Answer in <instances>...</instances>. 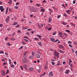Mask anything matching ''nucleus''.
Segmentation results:
<instances>
[{
    "label": "nucleus",
    "mask_w": 77,
    "mask_h": 77,
    "mask_svg": "<svg viewBox=\"0 0 77 77\" xmlns=\"http://www.w3.org/2000/svg\"><path fill=\"white\" fill-rule=\"evenodd\" d=\"M66 32H68V33H70V31L69 30H65Z\"/></svg>",
    "instance_id": "35"
},
{
    "label": "nucleus",
    "mask_w": 77,
    "mask_h": 77,
    "mask_svg": "<svg viewBox=\"0 0 77 77\" xmlns=\"http://www.w3.org/2000/svg\"><path fill=\"white\" fill-rule=\"evenodd\" d=\"M46 73L45 72H44L43 74H42V75H40V77H42V76H44V75H45Z\"/></svg>",
    "instance_id": "30"
},
{
    "label": "nucleus",
    "mask_w": 77,
    "mask_h": 77,
    "mask_svg": "<svg viewBox=\"0 0 77 77\" xmlns=\"http://www.w3.org/2000/svg\"><path fill=\"white\" fill-rule=\"evenodd\" d=\"M36 56L38 59H39V58H40V55L39 54H36Z\"/></svg>",
    "instance_id": "22"
},
{
    "label": "nucleus",
    "mask_w": 77,
    "mask_h": 77,
    "mask_svg": "<svg viewBox=\"0 0 77 77\" xmlns=\"http://www.w3.org/2000/svg\"><path fill=\"white\" fill-rule=\"evenodd\" d=\"M70 71L69 70H67L65 72V74H67L69 73V72Z\"/></svg>",
    "instance_id": "16"
},
{
    "label": "nucleus",
    "mask_w": 77,
    "mask_h": 77,
    "mask_svg": "<svg viewBox=\"0 0 77 77\" xmlns=\"http://www.w3.org/2000/svg\"><path fill=\"white\" fill-rule=\"evenodd\" d=\"M14 8L15 9H18V7L17 6H15L14 7Z\"/></svg>",
    "instance_id": "52"
},
{
    "label": "nucleus",
    "mask_w": 77,
    "mask_h": 77,
    "mask_svg": "<svg viewBox=\"0 0 77 77\" xmlns=\"http://www.w3.org/2000/svg\"><path fill=\"white\" fill-rule=\"evenodd\" d=\"M59 36L60 37H61V38L63 37V33L61 32H59Z\"/></svg>",
    "instance_id": "5"
},
{
    "label": "nucleus",
    "mask_w": 77,
    "mask_h": 77,
    "mask_svg": "<svg viewBox=\"0 0 77 77\" xmlns=\"http://www.w3.org/2000/svg\"><path fill=\"white\" fill-rule=\"evenodd\" d=\"M29 70L30 71H32L34 70V69L33 68H32V67H31L29 69Z\"/></svg>",
    "instance_id": "19"
},
{
    "label": "nucleus",
    "mask_w": 77,
    "mask_h": 77,
    "mask_svg": "<svg viewBox=\"0 0 77 77\" xmlns=\"http://www.w3.org/2000/svg\"><path fill=\"white\" fill-rule=\"evenodd\" d=\"M48 30H51V27H50L48 28Z\"/></svg>",
    "instance_id": "44"
},
{
    "label": "nucleus",
    "mask_w": 77,
    "mask_h": 77,
    "mask_svg": "<svg viewBox=\"0 0 77 77\" xmlns=\"http://www.w3.org/2000/svg\"><path fill=\"white\" fill-rule=\"evenodd\" d=\"M3 2L2 1H0V5H2L3 4Z\"/></svg>",
    "instance_id": "57"
},
{
    "label": "nucleus",
    "mask_w": 77,
    "mask_h": 77,
    "mask_svg": "<svg viewBox=\"0 0 77 77\" xmlns=\"http://www.w3.org/2000/svg\"><path fill=\"white\" fill-rule=\"evenodd\" d=\"M41 27H43V24L42 23L40 24Z\"/></svg>",
    "instance_id": "64"
},
{
    "label": "nucleus",
    "mask_w": 77,
    "mask_h": 77,
    "mask_svg": "<svg viewBox=\"0 0 77 77\" xmlns=\"http://www.w3.org/2000/svg\"><path fill=\"white\" fill-rule=\"evenodd\" d=\"M48 66L47 65H46L45 67V69H48Z\"/></svg>",
    "instance_id": "43"
},
{
    "label": "nucleus",
    "mask_w": 77,
    "mask_h": 77,
    "mask_svg": "<svg viewBox=\"0 0 77 77\" xmlns=\"http://www.w3.org/2000/svg\"><path fill=\"white\" fill-rule=\"evenodd\" d=\"M54 54L55 55V56L57 57H58L59 55V54L57 51H55L54 52Z\"/></svg>",
    "instance_id": "4"
},
{
    "label": "nucleus",
    "mask_w": 77,
    "mask_h": 77,
    "mask_svg": "<svg viewBox=\"0 0 77 77\" xmlns=\"http://www.w3.org/2000/svg\"><path fill=\"white\" fill-rule=\"evenodd\" d=\"M56 34V32H54L52 33V35H55Z\"/></svg>",
    "instance_id": "53"
},
{
    "label": "nucleus",
    "mask_w": 77,
    "mask_h": 77,
    "mask_svg": "<svg viewBox=\"0 0 77 77\" xmlns=\"http://www.w3.org/2000/svg\"><path fill=\"white\" fill-rule=\"evenodd\" d=\"M33 17V14L30 15V17Z\"/></svg>",
    "instance_id": "63"
},
{
    "label": "nucleus",
    "mask_w": 77,
    "mask_h": 77,
    "mask_svg": "<svg viewBox=\"0 0 77 77\" xmlns=\"http://www.w3.org/2000/svg\"><path fill=\"white\" fill-rule=\"evenodd\" d=\"M76 3V0H74L73 1V4H75Z\"/></svg>",
    "instance_id": "38"
},
{
    "label": "nucleus",
    "mask_w": 77,
    "mask_h": 77,
    "mask_svg": "<svg viewBox=\"0 0 77 77\" xmlns=\"http://www.w3.org/2000/svg\"><path fill=\"white\" fill-rule=\"evenodd\" d=\"M62 6H63V7L64 8H66L65 6V5H64V4H63L62 5Z\"/></svg>",
    "instance_id": "58"
},
{
    "label": "nucleus",
    "mask_w": 77,
    "mask_h": 77,
    "mask_svg": "<svg viewBox=\"0 0 77 77\" xmlns=\"http://www.w3.org/2000/svg\"><path fill=\"white\" fill-rule=\"evenodd\" d=\"M2 53H4V51H1L0 52V54H2Z\"/></svg>",
    "instance_id": "47"
},
{
    "label": "nucleus",
    "mask_w": 77,
    "mask_h": 77,
    "mask_svg": "<svg viewBox=\"0 0 77 77\" xmlns=\"http://www.w3.org/2000/svg\"><path fill=\"white\" fill-rule=\"evenodd\" d=\"M38 28H40V29L42 28V27H41V26H40V25L39 24H38Z\"/></svg>",
    "instance_id": "45"
},
{
    "label": "nucleus",
    "mask_w": 77,
    "mask_h": 77,
    "mask_svg": "<svg viewBox=\"0 0 77 77\" xmlns=\"http://www.w3.org/2000/svg\"><path fill=\"white\" fill-rule=\"evenodd\" d=\"M66 27H67L68 28H69V26L68 25H66Z\"/></svg>",
    "instance_id": "62"
},
{
    "label": "nucleus",
    "mask_w": 77,
    "mask_h": 77,
    "mask_svg": "<svg viewBox=\"0 0 77 77\" xmlns=\"http://www.w3.org/2000/svg\"><path fill=\"white\" fill-rule=\"evenodd\" d=\"M8 8H7L5 12L6 14H7V13H8Z\"/></svg>",
    "instance_id": "31"
},
{
    "label": "nucleus",
    "mask_w": 77,
    "mask_h": 77,
    "mask_svg": "<svg viewBox=\"0 0 77 77\" xmlns=\"http://www.w3.org/2000/svg\"><path fill=\"white\" fill-rule=\"evenodd\" d=\"M51 63L53 65H54L56 64L54 63V62L52 61L51 62Z\"/></svg>",
    "instance_id": "37"
},
{
    "label": "nucleus",
    "mask_w": 77,
    "mask_h": 77,
    "mask_svg": "<svg viewBox=\"0 0 77 77\" xmlns=\"http://www.w3.org/2000/svg\"><path fill=\"white\" fill-rule=\"evenodd\" d=\"M9 18H10V17H9V16H8V17L6 18L5 21L7 23H8L9 22V21H10Z\"/></svg>",
    "instance_id": "3"
},
{
    "label": "nucleus",
    "mask_w": 77,
    "mask_h": 77,
    "mask_svg": "<svg viewBox=\"0 0 77 77\" xmlns=\"http://www.w3.org/2000/svg\"><path fill=\"white\" fill-rule=\"evenodd\" d=\"M52 20V19L51 18H49L48 19V22L49 23H50L51 21Z\"/></svg>",
    "instance_id": "23"
},
{
    "label": "nucleus",
    "mask_w": 77,
    "mask_h": 77,
    "mask_svg": "<svg viewBox=\"0 0 77 77\" xmlns=\"http://www.w3.org/2000/svg\"><path fill=\"white\" fill-rule=\"evenodd\" d=\"M48 26H46L45 27V29H46V30H47L48 29Z\"/></svg>",
    "instance_id": "55"
},
{
    "label": "nucleus",
    "mask_w": 77,
    "mask_h": 77,
    "mask_svg": "<svg viewBox=\"0 0 77 77\" xmlns=\"http://www.w3.org/2000/svg\"><path fill=\"white\" fill-rule=\"evenodd\" d=\"M38 53L39 54L41 55L42 54V51H38Z\"/></svg>",
    "instance_id": "26"
},
{
    "label": "nucleus",
    "mask_w": 77,
    "mask_h": 77,
    "mask_svg": "<svg viewBox=\"0 0 77 77\" xmlns=\"http://www.w3.org/2000/svg\"><path fill=\"white\" fill-rule=\"evenodd\" d=\"M24 40L25 41H26V42H28V40H27V39H25Z\"/></svg>",
    "instance_id": "60"
},
{
    "label": "nucleus",
    "mask_w": 77,
    "mask_h": 77,
    "mask_svg": "<svg viewBox=\"0 0 77 77\" xmlns=\"http://www.w3.org/2000/svg\"><path fill=\"white\" fill-rule=\"evenodd\" d=\"M32 30V29H27V30H28V31H31V30Z\"/></svg>",
    "instance_id": "54"
},
{
    "label": "nucleus",
    "mask_w": 77,
    "mask_h": 77,
    "mask_svg": "<svg viewBox=\"0 0 77 77\" xmlns=\"http://www.w3.org/2000/svg\"><path fill=\"white\" fill-rule=\"evenodd\" d=\"M29 58H30V59H34V56H31L29 57Z\"/></svg>",
    "instance_id": "32"
},
{
    "label": "nucleus",
    "mask_w": 77,
    "mask_h": 77,
    "mask_svg": "<svg viewBox=\"0 0 77 77\" xmlns=\"http://www.w3.org/2000/svg\"><path fill=\"white\" fill-rule=\"evenodd\" d=\"M59 51H60V53H64V51H63L62 50H60Z\"/></svg>",
    "instance_id": "39"
},
{
    "label": "nucleus",
    "mask_w": 77,
    "mask_h": 77,
    "mask_svg": "<svg viewBox=\"0 0 77 77\" xmlns=\"http://www.w3.org/2000/svg\"><path fill=\"white\" fill-rule=\"evenodd\" d=\"M27 59L26 58H25L23 59V63H27Z\"/></svg>",
    "instance_id": "8"
},
{
    "label": "nucleus",
    "mask_w": 77,
    "mask_h": 77,
    "mask_svg": "<svg viewBox=\"0 0 77 77\" xmlns=\"http://www.w3.org/2000/svg\"><path fill=\"white\" fill-rule=\"evenodd\" d=\"M51 41H53V42H56L59 41V40H58V39L55 40V39H51Z\"/></svg>",
    "instance_id": "6"
},
{
    "label": "nucleus",
    "mask_w": 77,
    "mask_h": 77,
    "mask_svg": "<svg viewBox=\"0 0 77 77\" xmlns=\"http://www.w3.org/2000/svg\"><path fill=\"white\" fill-rule=\"evenodd\" d=\"M17 24H18V23H17V22H14V23L13 25V26H15V25H17Z\"/></svg>",
    "instance_id": "25"
},
{
    "label": "nucleus",
    "mask_w": 77,
    "mask_h": 77,
    "mask_svg": "<svg viewBox=\"0 0 77 77\" xmlns=\"http://www.w3.org/2000/svg\"><path fill=\"white\" fill-rule=\"evenodd\" d=\"M39 9L37 8H35V12H39Z\"/></svg>",
    "instance_id": "15"
},
{
    "label": "nucleus",
    "mask_w": 77,
    "mask_h": 77,
    "mask_svg": "<svg viewBox=\"0 0 77 77\" xmlns=\"http://www.w3.org/2000/svg\"><path fill=\"white\" fill-rule=\"evenodd\" d=\"M63 16L65 17H68V15L66 14V13L65 12H64L63 14Z\"/></svg>",
    "instance_id": "13"
},
{
    "label": "nucleus",
    "mask_w": 77,
    "mask_h": 77,
    "mask_svg": "<svg viewBox=\"0 0 77 77\" xmlns=\"http://www.w3.org/2000/svg\"><path fill=\"white\" fill-rule=\"evenodd\" d=\"M11 68H14L15 67V66L13 64H11Z\"/></svg>",
    "instance_id": "40"
},
{
    "label": "nucleus",
    "mask_w": 77,
    "mask_h": 77,
    "mask_svg": "<svg viewBox=\"0 0 77 77\" xmlns=\"http://www.w3.org/2000/svg\"><path fill=\"white\" fill-rule=\"evenodd\" d=\"M32 54L33 56H35L36 55V54L35 53V51H32Z\"/></svg>",
    "instance_id": "20"
},
{
    "label": "nucleus",
    "mask_w": 77,
    "mask_h": 77,
    "mask_svg": "<svg viewBox=\"0 0 77 77\" xmlns=\"http://www.w3.org/2000/svg\"><path fill=\"white\" fill-rule=\"evenodd\" d=\"M48 75L49 77H53V72H49Z\"/></svg>",
    "instance_id": "7"
},
{
    "label": "nucleus",
    "mask_w": 77,
    "mask_h": 77,
    "mask_svg": "<svg viewBox=\"0 0 77 77\" xmlns=\"http://www.w3.org/2000/svg\"><path fill=\"white\" fill-rule=\"evenodd\" d=\"M35 6L37 7H40V6H41V5L39 4H36Z\"/></svg>",
    "instance_id": "14"
},
{
    "label": "nucleus",
    "mask_w": 77,
    "mask_h": 77,
    "mask_svg": "<svg viewBox=\"0 0 77 77\" xmlns=\"http://www.w3.org/2000/svg\"><path fill=\"white\" fill-rule=\"evenodd\" d=\"M71 10H67L66 11V12L67 14L68 15H69L71 14Z\"/></svg>",
    "instance_id": "9"
},
{
    "label": "nucleus",
    "mask_w": 77,
    "mask_h": 77,
    "mask_svg": "<svg viewBox=\"0 0 77 77\" xmlns=\"http://www.w3.org/2000/svg\"><path fill=\"white\" fill-rule=\"evenodd\" d=\"M23 29H24V30H26V29H28V27L27 26L25 27H22Z\"/></svg>",
    "instance_id": "17"
},
{
    "label": "nucleus",
    "mask_w": 77,
    "mask_h": 77,
    "mask_svg": "<svg viewBox=\"0 0 77 77\" xmlns=\"http://www.w3.org/2000/svg\"><path fill=\"white\" fill-rule=\"evenodd\" d=\"M72 60H71L69 59V65H70V64L72 62Z\"/></svg>",
    "instance_id": "41"
},
{
    "label": "nucleus",
    "mask_w": 77,
    "mask_h": 77,
    "mask_svg": "<svg viewBox=\"0 0 77 77\" xmlns=\"http://www.w3.org/2000/svg\"><path fill=\"white\" fill-rule=\"evenodd\" d=\"M3 24H0V27H3Z\"/></svg>",
    "instance_id": "51"
},
{
    "label": "nucleus",
    "mask_w": 77,
    "mask_h": 77,
    "mask_svg": "<svg viewBox=\"0 0 77 77\" xmlns=\"http://www.w3.org/2000/svg\"><path fill=\"white\" fill-rule=\"evenodd\" d=\"M61 17V15H58L57 16V18L58 19H59L60 18V17Z\"/></svg>",
    "instance_id": "27"
},
{
    "label": "nucleus",
    "mask_w": 77,
    "mask_h": 77,
    "mask_svg": "<svg viewBox=\"0 0 77 77\" xmlns=\"http://www.w3.org/2000/svg\"><path fill=\"white\" fill-rule=\"evenodd\" d=\"M74 44H75V45H77V42H74Z\"/></svg>",
    "instance_id": "59"
},
{
    "label": "nucleus",
    "mask_w": 77,
    "mask_h": 77,
    "mask_svg": "<svg viewBox=\"0 0 77 77\" xmlns=\"http://www.w3.org/2000/svg\"><path fill=\"white\" fill-rule=\"evenodd\" d=\"M5 9V7L3 6H0V10L1 12H4Z\"/></svg>",
    "instance_id": "2"
},
{
    "label": "nucleus",
    "mask_w": 77,
    "mask_h": 77,
    "mask_svg": "<svg viewBox=\"0 0 77 77\" xmlns=\"http://www.w3.org/2000/svg\"><path fill=\"white\" fill-rule=\"evenodd\" d=\"M2 74L1 75V77H3V76H5V74L6 73H2Z\"/></svg>",
    "instance_id": "33"
},
{
    "label": "nucleus",
    "mask_w": 77,
    "mask_h": 77,
    "mask_svg": "<svg viewBox=\"0 0 77 77\" xmlns=\"http://www.w3.org/2000/svg\"><path fill=\"white\" fill-rule=\"evenodd\" d=\"M7 45H8V46H11V43H10L9 42H8L7 43Z\"/></svg>",
    "instance_id": "29"
},
{
    "label": "nucleus",
    "mask_w": 77,
    "mask_h": 77,
    "mask_svg": "<svg viewBox=\"0 0 77 77\" xmlns=\"http://www.w3.org/2000/svg\"><path fill=\"white\" fill-rule=\"evenodd\" d=\"M37 36H38V38H40V39H41V38H42V36L39 35H37Z\"/></svg>",
    "instance_id": "34"
},
{
    "label": "nucleus",
    "mask_w": 77,
    "mask_h": 77,
    "mask_svg": "<svg viewBox=\"0 0 77 77\" xmlns=\"http://www.w3.org/2000/svg\"><path fill=\"white\" fill-rule=\"evenodd\" d=\"M60 62H59V61H58L57 63V66H59V65H60Z\"/></svg>",
    "instance_id": "24"
},
{
    "label": "nucleus",
    "mask_w": 77,
    "mask_h": 77,
    "mask_svg": "<svg viewBox=\"0 0 77 77\" xmlns=\"http://www.w3.org/2000/svg\"><path fill=\"white\" fill-rule=\"evenodd\" d=\"M9 70H7V72H6V74H8L9 73Z\"/></svg>",
    "instance_id": "48"
},
{
    "label": "nucleus",
    "mask_w": 77,
    "mask_h": 77,
    "mask_svg": "<svg viewBox=\"0 0 77 77\" xmlns=\"http://www.w3.org/2000/svg\"><path fill=\"white\" fill-rule=\"evenodd\" d=\"M66 62H65V61H63V65H65V64H66Z\"/></svg>",
    "instance_id": "49"
},
{
    "label": "nucleus",
    "mask_w": 77,
    "mask_h": 77,
    "mask_svg": "<svg viewBox=\"0 0 77 77\" xmlns=\"http://www.w3.org/2000/svg\"><path fill=\"white\" fill-rule=\"evenodd\" d=\"M69 47H70L71 48H72V45H71V44H69Z\"/></svg>",
    "instance_id": "50"
},
{
    "label": "nucleus",
    "mask_w": 77,
    "mask_h": 77,
    "mask_svg": "<svg viewBox=\"0 0 77 77\" xmlns=\"http://www.w3.org/2000/svg\"><path fill=\"white\" fill-rule=\"evenodd\" d=\"M41 12H45V9L44 8H42L40 10Z\"/></svg>",
    "instance_id": "21"
},
{
    "label": "nucleus",
    "mask_w": 77,
    "mask_h": 77,
    "mask_svg": "<svg viewBox=\"0 0 77 77\" xmlns=\"http://www.w3.org/2000/svg\"><path fill=\"white\" fill-rule=\"evenodd\" d=\"M64 35L66 36V37H67L68 36V34H66V33L65 32H64Z\"/></svg>",
    "instance_id": "28"
},
{
    "label": "nucleus",
    "mask_w": 77,
    "mask_h": 77,
    "mask_svg": "<svg viewBox=\"0 0 77 77\" xmlns=\"http://www.w3.org/2000/svg\"><path fill=\"white\" fill-rule=\"evenodd\" d=\"M38 44L39 46H41V43L40 42H38Z\"/></svg>",
    "instance_id": "46"
},
{
    "label": "nucleus",
    "mask_w": 77,
    "mask_h": 77,
    "mask_svg": "<svg viewBox=\"0 0 77 77\" xmlns=\"http://www.w3.org/2000/svg\"><path fill=\"white\" fill-rule=\"evenodd\" d=\"M29 24H32V21H29Z\"/></svg>",
    "instance_id": "61"
},
{
    "label": "nucleus",
    "mask_w": 77,
    "mask_h": 77,
    "mask_svg": "<svg viewBox=\"0 0 77 77\" xmlns=\"http://www.w3.org/2000/svg\"><path fill=\"white\" fill-rule=\"evenodd\" d=\"M62 24L64 26H66V25L68 23H67L66 22H65L64 21H63L62 22Z\"/></svg>",
    "instance_id": "12"
},
{
    "label": "nucleus",
    "mask_w": 77,
    "mask_h": 77,
    "mask_svg": "<svg viewBox=\"0 0 77 77\" xmlns=\"http://www.w3.org/2000/svg\"><path fill=\"white\" fill-rule=\"evenodd\" d=\"M59 47L60 48H62V49H64V47L62 45H59Z\"/></svg>",
    "instance_id": "11"
},
{
    "label": "nucleus",
    "mask_w": 77,
    "mask_h": 77,
    "mask_svg": "<svg viewBox=\"0 0 77 77\" xmlns=\"http://www.w3.org/2000/svg\"><path fill=\"white\" fill-rule=\"evenodd\" d=\"M22 44H23V45H26V43L24 42H22Z\"/></svg>",
    "instance_id": "36"
},
{
    "label": "nucleus",
    "mask_w": 77,
    "mask_h": 77,
    "mask_svg": "<svg viewBox=\"0 0 77 77\" xmlns=\"http://www.w3.org/2000/svg\"><path fill=\"white\" fill-rule=\"evenodd\" d=\"M29 10L31 12H35V8L33 6H29Z\"/></svg>",
    "instance_id": "1"
},
{
    "label": "nucleus",
    "mask_w": 77,
    "mask_h": 77,
    "mask_svg": "<svg viewBox=\"0 0 77 77\" xmlns=\"http://www.w3.org/2000/svg\"><path fill=\"white\" fill-rule=\"evenodd\" d=\"M43 3H47V1H46L45 0H44L43 1Z\"/></svg>",
    "instance_id": "56"
},
{
    "label": "nucleus",
    "mask_w": 77,
    "mask_h": 77,
    "mask_svg": "<svg viewBox=\"0 0 77 77\" xmlns=\"http://www.w3.org/2000/svg\"><path fill=\"white\" fill-rule=\"evenodd\" d=\"M9 1L10 2H8V4H10V5H11V4L12 3V0H9Z\"/></svg>",
    "instance_id": "18"
},
{
    "label": "nucleus",
    "mask_w": 77,
    "mask_h": 77,
    "mask_svg": "<svg viewBox=\"0 0 77 77\" xmlns=\"http://www.w3.org/2000/svg\"><path fill=\"white\" fill-rule=\"evenodd\" d=\"M27 52H25L24 54H23V57H27Z\"/></svg>",
    "instance_id": "10"
},
{
    "label": "nucleus",
    "mask_w": 77,
    "mask_h": 77,
    "mask_svg": "<svg viewBox=\"0 0 77 77\" xmlns=\"http://www.w3.org/2000/svg\"><path fill=\"white\" fill-rule=\"evenodd\" d=\"M1 73L5 74V71L4 70H2L1 71Z\"/></svg>",
    "instance_id": "42"
}]
</instances>
